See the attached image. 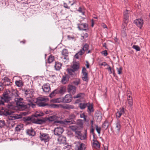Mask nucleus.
I'll return each instance as SVG.
<instances>
[{
	"mask_svg": "<svg viewBox=\"0 0 150 150\" xmlns=\"http://www.w3.org/2000/svg\"><path fill=\"white\" fill-rule=\"evenodd\" d=\"M62 66V64L58 62H55L54 67L55 70H59L61 69Z\"/></svg>",
	"mask_w": 150,
	"mask_h": 150,
	"instance_id": "nucleus-26",
	"label": "nucleus"
},
{
	"mask_svg": "<svg viewBox=\"0 0 150 150\" xmlns=\"http://www.w3.org/2000/svg\"><path fill=\"white\" fill-rule=\"evenodd\" d=\"M4 85L1 82H0V91H2L4 89Z\"/></svg>",
	"mask_w": 150,
	"mask_h": 150,
	"instance_id": "nucleus-59",
	"label": "nucleus"
},
{
	"mask_svg": "<svg viewBox=\"0 0 150 150\" xmlns=\"http://www.w3.org/2000/svg\"><path fill=\"white\" fill-rule=\"evenodd\" d=\"M83 94V93H79L78 94H77L76 95L74 96L73 97V98H74L75 99V98H80V97H81V95Z\"/></svg>",
	"mask_w": 150,
	"mask_h": 150,
	"instance_id": "nucleus-53",
	"label": "nucleus"
},
{
	"mask_svg": "<svg viewBox=\"0 0 150 150\" xmlns=\"http://www.w3.org/2000/svg\"><path fill=\"white\" fill-rule=\"evenodd\" d=\"M75 135L76 137L80 139L81 140L86 139L85 135H83L81 133V131H79L78 130L76 131Z\"/></svg>",
	"mask_w": 150,
	"mask_h": 150,
	"instance_id": "nucleus-19",
	"label": "nucleus"
},
{
	"mask_svg": "<svg viewBox=\"0 0 150 150\" xmlns=\"http://www.w3.org/2000/svg\"><path fill=\"white\" fill-rule=\"evenodd\" d=\"M116 127L115 129L118 132H119L120 130L121 125L120 122L119 120H117L116 122Z\"/></svg>",
	"mask_w": 150,
	"mask_h": 150,
	"instance_id": "nucleus-30",
	"label": "nucleus"
},
{
	"mask_svg": "<svg viewBox=\"0 0 150 150\" xmlns=\"http://www.w3.org/2000/svg\"><path fill=\"white\" fill-rule=\"evenodd\" d=\"M68 80L66 76H63L61 80V82L62 83L65 84L67 83Z\"/></svg>",
	"mask_w": 150,
	"mask_h": 150,
	"instance_id": "nucleus-35",
	"label": "nucleus"
},
{
	"mask_svg": "<svg viewBox=\"0 0 150 150\" xmlns=\"http://www.w3.org/2000/svg\"><path fill=\"white\" fill-rule=\"evenodd\" d=\"M40 134L39 137L41 141L45 143L48 142L51 139V137L47 133L40 132Z\"/></svg>",
	"mask_w": 150,
	"mask_h": 150,
	"instance_id": "nucleus-6",
	"label": "nucleus"
},
{
	"mask_svg": "<svg viewBox=\"0 0 150 150\" xmlns=\"http://www.w3.org/2000/svg\"><path fill=\"white\" fill-rule=\"evenodd\" d=\"M87 103H81L79 104V107L81 109H85L87 106Z\"/></svg>",
	"mask_w": 150,
	"mask_h": 150,
	"instance_id": "nucleus-34",
	"label": "nucleus"
},
{
	"mask_svg": "<svg viewBox=\"0 0 150 150\" xmlns=\"http://www.w3.org/2000/svg\"><path fill=\"white\" fill-rule=\"evenodd\" d=\"M78 11L80 12L83 15H84V12L83 11V9L81 7H79Z\"/></svg>",
	"mask_w": 150,
	"mask_h": 150,
	"instance_id": "nucleus-57",
	"label": "nucleus"
},
{
	"mask_svg": "<svg viewBox=\"0 0 150 150\" xmlns=\"http://www.w3.org/2000/svg\"><path fill=\"white\" fill-rule=\"evenodd\" d=\"M132 47L134 49H135L137 51H139L140 50V48L137 45H134Z\"/></svg>",
	"mask_w": 150,
	"mask_h": 150,
	"instance_id": "nucleus-48",
	"label": "nucleus"
},
{
	"mask_svg": "<svg viewBox=\"0 0 150 150\" xmlns=\"http://www.w3.org/2000/svg\"><path fill=\"white\" fill-rule=\"evenodd\" d=\"M84 52L82 49L77 54L79 55H82L84 53Z\"/></svg>",
	"mask_w": 150,
	"mask_h": 150,
	"instance_id": "nucleus-56",
	"label": "nucleus"
},
{
	"mask_svg": "<svg viewBox=\"0 0 150 150\" xmlns=\"http://www.w3.org/2000/svg\"><path fill=\"white\" fill-rule=\"evenodd\" d=\"M88 25L86 23L79 24L78 28L80 30H84L87 31L88 30Z\"/></svg>",
	"mask_w": 150,
	"mask_h": 150,
	"instance_id": "nucleus-15",
	"label": "nucleus"
},
{
	"mask_svg": "<svg viewBox=\"0 0 150 150\" xmlns=\"http://www.w3.org/2000/svg\"><path fill=\"white\" fill-rule=\"evenodd\" d=\"M87 117V115H85L84 113H82L80 115V117L81 118H83V120L86 122H88V120L86 119V118Z\"/></svg>",
	"mask_w": 150,
	"mask_h": 150,
	"instance_id": "nucleus-36",
	"label": "nucleus"
},
{
	"mask_svg": "<svg viewBox=\"0 0 150 150\" xmlns=\"http://www.w3.org/2000/svg\"><path fill=\"white\" fill-rule=\"evenodd\" d=\"M86 148V145L85 144L79 142L76 143L75 147V150H85Z\"/></svg>",
	"mask_w": 150,
	"mask_h": 150,
	"instance_id": "nucleus-8",
	"label": "nucleus"
},
{
	"mask_svg": "<svg viewBox=\"0 0 150 150\" xmlns=\"http://www.w3.org/2000/svg\"><path fill=\"white\" fill-rule=\"evenodd\" d=\"M127 23H124V22H123L122 27V32L124 33L125 35H126L125 31L126 30V27L127 25Z\"/></svg>",
	"mask_w": 150,
	"mask_h": 150,
	"instance_id": "nucleus-33",
	"label": "nucleus"
},
{
	"mask_svg": "<svg viewBox=\"0 0 150 150\" xmlns=\"http://www.w3.org/2000/svg\"><path fill=\"white\" fill-rule=\"evenodd\" d=\"M128 102L129 105V107H131L133 105V101L132 98H131L130 99H128Z\"/></svg>",
	"mask_w": 150,
	"mask_h": 150,
	"instance_id": "nucleus-45",
	"label": "nucleus"
},
{
	"mask_svg": "<svg viewBox=\"0 0 150 150\" xmlns=\"http://www.w3.org/2000/svg\"><path fill=\"white\" fill-rule=\"evenodd\" d=\"M63 6L64 7L66 8H68V9H69L70 8V7L69 6H67V4L66 3H64L63 4Z\"/></svg>",
	"mask_w": 150,
	"mask_h": 150,
	"instance_id": "nucleus-61",
	"label": "nucleus"
},
{
	"mask_svg": "<svg viewBox=\"0 0 150 150\" xmlns=\"http://www.w3.org/2000/svg\"><path fill=\"white\" fill-rule=\"evenodd\" d=\"M108 122L106 121H105L102 127L103 128L106 129L108 128Z\"/></svg>",
	"mask_w": 150,
	"mask_h": 150,
	"instance_id": "nucleus-44",
	"label": "nucleus"
},
{
	"mask_svg": "<svg viewBox=\"0 0 150 150\" xmlns=\"http://www.w3.org/2000/svg\"><path fill=\"white\" fill-rule=\"evenodd\" d=\"M117 69L118 74H121L122 70V67H120L119 68H117Z\"/></svg>",
	"mask_w": 150,
	"mask_h": 150,
	"instance_id": "nucleus-49",
	"label": "nucleus"
},
{
	"mask_svg": "<svg viewBox=\"0 0 150 150\" xmlns=\"http://www.w3.org/2000/svg\"><path fill=\"white\" fill-rule=\"evenodd\" d=\"M120 112L122 114H124L125 113V109L123 108H122L120 109Z\"/></svg>",
	"mask_w": 150,
	"mask_h": 150,
	"instance_id": "nucleus-60",
	"label": "nucleus"
},
{
	"mask_svg": "<svg viewBox=\"0 0 150 150\" xmlns=\"http://www.w3.org/2000/svg\"><path fill=\"white\" fill-rule=\"evenodd\" d=\"M57 94H63L66 91V88L64 87H61L55 89Z\"/></svg>",
	"mask_w": 150,
	"mask_h": 150,
	"instance_id": "nucleus-21",
	"label": "nucleus"
},
{
	"mask_svg": "<svg viewBox=\"0 0 150 150\" xmlns=\"http://www.w3.org/2000/svg\"><path fill=\"white\" fill-rule=\"evenodd\" d=\"M77 123L78 125L80 126L81 128L83 127V123L82 120L80 119L78 120L77 122Z\"/></svg>",
	"mask_w": 150,
	"mask_h": 150,
	"instance_id": "nucleus-43",
	"label": "nucleus"
},
{
	"mask_svg": "<svg viewBox=\"0 0 150 150\" xmlns=\"http://www.w3.org/2000/svg\"><path fill=\"white\" fill-rule=\"evenodd\" d=\"M70 129L76 132V131H78V127L77 125L70 126L69 127Z\"/></svg>",
	"mask_w": 150,
	"mask_h": 150,
	"instance_id": "nucleus-37",
	"label": "nucleus"
},
{
	"mask_svg": "<svg viewBox=\"0 0 150 150\" xmlns=\"http://www.w3.org/2000/svg\"><path fill=\"white\" fill-rule=\"evenodd\" d=\"M51 102L54 103H61L63 102L64 103V100L63 98H58L56 99H52L50 101Z\"/></svg>",
	"mask_w": 150,
	"mask_h": 150,
	"instance_id": "nucleus-23",
	"label": "nucleus"
},
{
	"mask_svg": "<svg viewBox=\"0 0 150 150\" xmlns=\"http://www.w3.org/2000/svg\"><path fill=\"white\" fill-rule=\"evenodd\" d=\"M79 68V66L77 63H74L71 66V68L75 71H78Z\"/></svg>",
	"mask_w": 150,
	"mask_h": 150,
	"instance_id": "nucleus-24",
	"label": "nucleus"
},
{
	"mask_svg": "<svg viewBox=\"0 0 150 150\" xmlns=\"http://www.w3.org/2000/svg\"><path fill=\"white\" fill-rule=\"evenodd\" d=\"M87 106L88 107V112L91 113L94 112V109L92 104H91L89 103H88Z\"/></svg>",
	"mask_w": 150,
	"mask_h": 150,
	"instance_id": "nucleus-27",
	"label": "nucleus"
},
{
	"mask_svg": "<svg viewBox=\"0 0 150 150\" xmlns=\"http://www.w3.org/2000/svg\"><path fill=\"white\" fill-rule=\"evenodd\" d=\"M58 141L60 144L65 143L66 142V138L63 136H59L58 139Z\"/></svg>",
	"mask_w": 150,
	"mask_h": 150,
	"instance_id": "nucleus-25",
	"label": "nucleus"
},
{
	"mask_svg": "<svg viewBox=\"0 0 150 150\" xmlns=\"http://www.w3.org/2000/svg\"><path fill=\"white\" fill-rule=\"evenodd\" d=\"M63 131L64 129L62 127H59L54 129V133L55 135L59 136L62 134Z\"/></svg>",
	"mask_w": 150,
	"mask_h": 150,
	"instance_id": "nucleus-13",
	"label": "nucleus"
},
{
	"mask_svg": "<svg viewBox=\"0 0 150 150\" xmlns=\"http://www.w3.org/2000/svg\"><path fill=\"white\" fill-rule=\"evenodd\" d=\"M44 114L41 112H36L31 117H26L24 118L25 121H32L33 123L42 124L45 122V120L40 119L39 117L42 116Z\"/></svg>",
	"mask_w": 150,
	"mask_h": 150,
	"instance_id": "nucleus-2",
	"label": "nucleus"
},
{
	"mask_svg": "<svg viewBox=\"0 0 150 150\" xmlns=\"http://www.w3.org/2000/svg\"><path fill=\"white\" fill-rule=\"evenodd\" d=\"M1 82L4 86H8L11 85V82L10 79L7 77H4L2 79Z\"/></svg>",
	"mask_w": 150,
	"mask_h": 150,
	"instance_id": "nucleus-11",
	"label": "nucleus"
},
{
	"mask_svg": "<svg viewBox=\"0 0 150 150\" xmlns=\"http://www.w3.org/2000/svg\"><path fill=\"white\" fill-rule=\"evenodd\" d=\"M58 117L55 115H52L50 116L47 118V119L49 122H54V123H59V121H57L58 119Z\"/></svg>",
	"mask_w": 150,
	"mask_h": 150,
	"instance_id": "nucleus-9",
	"label": "nucleus"
},
{
	"mask_svg": "<svg viewBox=\"0 0 150 150\" xmlns=\"http://www.w3.org/2000/svg\"><path fill=\"white\" fill-rule=\"evenodd\" d=\"M48 100V98L45 97H40L37 98L36 103L39 107H43L48 105L49 107L51 108H56L58 107V105L55 104H52L48 105L46 103Z\"/></svg>",
	"mask_w": 150,
	"mask_h": 150,
	"instance_id": "nucleus-3",
	"label": "nucleus"
},
{
	"mask_svg": "<svg viewBox=\"0 0 150 150\" xmlns=\"http://www.w3.org/2000/svg\"><path fill=\"white\" fill-rule=\"evenodd\" d=\"M56 92L55 90L54 91H53V92H52L51 94H50V97L52 98L53 96H54L55 95H56Z\"/></svg>",
	"mask_w": 150,
	"mask_h": 150,
	"instance_id": "nucleus-54",
	"label": "nucleus"
},
{
	"mask_svg": "<svg viewBox=\"0 0 150 150\" xmlns=\"http://www.w3.org/2000/svg\"><path fill=\"white\" fill-rule=\"evenodd\" d=\"M95 126L96 127V129L97 132L98 134H100V133L101 128L98 127V125H96Z\"/></svg>",
	"mask_w": 150,
	"mask_h": 150,
	"instance_id": "nucleus-52",
	"label": "nucleus"
},
{
	"mask_svg": "<svg viewBox=\"0 0 150 150\" xmlns=\"http://www.w3.org/2000/svg\"><path fill=\"white\" fill-rule=\"evenodd\" d=\"M94 142L93 143V147L96 149H99L100 147L99 142L97 140H93Z\"/></svg>",
	"mask_w": 150,
	"mask_h": 150,
	"instance_id": "nucleus-29",
	"label": "nucleus"
},
{
	"mask_svg": "<svg viewBox=\"0 0 150 150\" xmlns=\"http://www.w3.org/2000/svg\"><path fill=\"white\" fill-rule=\"evenodd\" d=\"M67 91L70 94L74 95L76 92V88L71 85H69L68 86Z\"/></svg>",
	"mask_w": 150,
	"mask_h": 150,
	"instance_id": "nucleus-10",
	"label": "nucleus"
},
{
	"mask_svg": "<svg viewBox=\"0 0 150 150\" xmlns=\"http://www.w3.org/2000/svg\"><path fill=\"white\" fill-rule=\"evenodd\" d=\"M43 91L45 93L49 92L50 90V85L48 83L44 84L42 86Z\"/></svg>",
	"mask_w": 150,
	"mask_h": 150,
	"instance_id": "nucleus-20",
	"label": "nucleus"
},
{
	"mask_svg": "<svg viewBox=\"0 0 150 150\" xmlns=\"http://www.w3.org/2000/svg\"><path fill=\"white\" fill-rule=\"evenodd\" d=\"M88 36V35L87 33H83L82 34V35H81V37L84 39L87 38Z\"/></svg>",
	"mask_w": 150,
	"mask_h": 150,
	"instance_id": "nucleus-47",
	"label": "nucleus"
},
{
	"mask_svg": "<svg viewBox=\"0 0 150 150\" xmlns=\"http://www.w3.org/2000/svg\"><path fill=\"white\" fill-rule=\"evenodd\" d=\"M82 79L83 80L87 81L88 80V73L83 74Z\"/></svg>",
	"mask_w": 150,
	"mask_h": 150,
	"instance_id": "nucleus-40",
	"label": "nucleus"
},
{
	"mask_svg": "<svg viewBox=\"0 0 150 150\" xmlns=\"http://www.w3.org/2000/svg\"><path fill=\"white\" fill-rule=\"evenodd\" d=\"M134 23L137 27L141 29L144 24L143 21L142 19H137L134 21Z\"/></svg>",
	"mask_w": 150,
	"mask_h": 150,
	"instance_id": "nucleus-18",
	"label": "nucleus"
},
{
	"mask_svg": "<svg viewBox=\"0 0 150 150\" xmlns=\"http://www.w3.org/2000/svg\"><path fill=\"white\" fill-rule=\"evenodd\" d=\"M130 12V11L127 9L124 11L123 22L125 23H127L128 22L129 14Z\"/></svg>",
	"mask_w": 150,
	"mask_h": 150,
	"instance_id": "nucleus-16",
	"label": "nucleus"
},
{
	"mask_svg": "<svg viewBox=\"0 0 150 150\" xmlns=\"http://www.w3.org/2000/svg\"><path fill=\"white\" fill-rule=\"evenodd\" d=\"M62 54L64 56H68V52L67 50L64 49L62 52Z\"/></svg>",
	"mask_w": 150,
	"mask_h": 150,
	"instance_id": "nucleus-38",
	"label": "nucleus"
},
{
	"mask_svg": "<svg viewBox=\"0 0 150 150\" xmlns=\"http://www.w3.org/2000/svg\"><path fill=\"white\" fill-rule=\"evenodd\" d=\"M86 68L85 67H83V68L82 70V73L83 74H85V73H87L86 72Z\"/></svg>",
	"mask_w": 150,
	"mask_h": 150,
	"instance_id": "nucleus-62",
	"label": "nucleus"
},
{
	"mask_svg": "<svg viewBox=\"0 0 150 150\" xmlns=\"http://www.w3.org/2000/svg\"><path fill=\"white\" fill-rule=\"evenodd\" d=\"M73 83L75 85H78L80 83V80L79 79H76L73 81Z\"/></svg>",
	"mask_w": 150,
	"mask_h": 150,
	"instance_id": "nucleus-50",
	"label": "nucleus"
},
{
	"mask_svg": "<svg viewBox=\"0 0 150 150\" xmlns=\"http://www.w3.org/2000/svg\"><path fill=\"white\" fill-rule=\"evenodd\" d=\"M74 108V106L73 105H69L67 107V108L68 109H72Z\"/></svg>",
	"mask_w": 150,
	"mask_h": 150,
	"instance_id": "nucleus-63",
	"label": "nucleus"
},
{
	"mask_svg": "<svg viewBox=\"0 0 150 150\" xmlns=\"http://www.w3.org/2000/svg\"><path fill=\"white\" fill-rule=\"evenodd\" d=\"M122 114L119 111H118L116 113V116L117 117L120 118Z\"/></svg>",
	"mask_w": 150,
	"mask_h": 150,
	"instance_id": "nucleus-58",
	"label": "nucleus"
},
{
	"mask_svg": "<svg viewBox=\"0 0 150 150\" xmlns=\"http://www.w3.org/2000/svg\"><path fill=\"white\" fill-rule=\"evenodd\" d=\"M17 132H20L23 129V125H18L15 128Z\"/></svg>",
	"mask_w": 150,
	"mask_h": 150,
	"instance_id": "nucleus-32",
	"label": "nucleus"
},
{
	"mask_svg": "<svg viewBox=\"0 0 150 150\" xmlns=\"http://www.w3.org/2000/svg\"><path fill=\"white\" fill-rule=\"evenodd\" d=\"M25 94L27 100L33 98V91L32 90L27 89L25 91Z\"/></svg>",
	"mask_w": 150,
	"mask_h": 150,
	"instance_id": "nucleus-7",
	"label": "nucleus"
},
{
	"mask_svg": "<svg viewBox=\"0 0 150 150\" xmlns=\"http://www.w3.org/2000/svg\"><path fill=\"white\" fill-rule=\"evenodd\" d=\"M62 58L64 62H66L67 61H69V58L68 56H64V57H62Z\"/></svg>",
	"mask_w": 150,
	"mask_h": 150,
	"instance_id": "nucleus-51",
	"label": "nucleus"
},
{
	"mask_svg": "<svg viewBox=\"0 0 150 150\" xmlns=\"http://www.w3.org/2000/svg\"><path fill=\"white\" fill-rule=\"evenodd\" d=\"M29 103H28V104L29 105V107H32V108H34L35 107V104L33 103L34 102V100L33 98L29 100H27Z\"/></svg>",
	"mask_w": 150,
	"mask_h": 150,
	"instance_id": "nucleus-28",
	"label": "nucleus"
},
{
	"mask_svg": "<svg viewBox=\"0 0 150 150\" xmlns=\"http://www.w3.org/2000/svg\"><path fill=\"white\" fill-rule=\"evenodd\" d=\"M18 91L16 89H12L11 91L6 90L1 97V99L4 102H9L10 101L14 99L15 96H18Z\"/></svg>",
	"mask_w": 150,
	"mask_h": 150,
	"instance_id": "nucleus-1",
	"label": "nucleus"
},
{
	"mask_svg": "<svg viewBox=\"0 0 150 150\" xmlns=\"http://www.w3.org/2000/svg\"><path fill=\"white\" fill-rule=\"evenodd\" d=\"M13 120H9V127H14L15 125V123L13 121Z\"/></svg>",
	"mask_w": 150,
	"mask_h": 150,
	"instance_id": "nucleus-46",
	"label": "nucleus"
},
{
	"mask_svg": "<svg viewBox=\"0 0 150 150\" xmlns=\"http://www.w3.org/2000/svg\"><path fill=\"white\" fill-rule=\"evenodd\" d=\"M75 117V116L74 115H71L70 116V119H67L64 122V124L66 125H69L73 124L74 122L73 119Z\"/></svg>",
	"mask_w": 150,
	"mask_h": 150,
	"instance_id": "nucleus-12",
	"label": "nucleus"
},
{
	"mask_svg": "<svg viewBox=\"0 0 150 150\" xmlns=\"http://www.w3.org/2000/svg\"><path fill=\"white\" fill-rule=\"evenodd\" d=\"M54 60V57L53 56H50L49 57L48 59V62L49 63H50L52 62Z\"/></svg>",
	"mask_w": 150,
	"mask_h": 150,
	"instance_id": "nucleus-39",
	"label": "nucleus"
},
{
	"mask_svg": "<svg viewBox=\"0 0 150 150\" xmlns=\"http://www.w3.org/2000/svg\"><path fill=\"white\" fill-rule=\"evenodd\" d=\"M101 54L105 56H106L108 55V53H107V52L106 50H105L101 52Z\"/></svg>",
	"mask_w": 150,
	"mask_h": 150,
	"instance_id": "nucleus-55",
	"label": "nucleus"
},
{
	"mask_svg": "<svg viewBox=\"0 0 150 150\" xmlns=\"http://www.w3.org/2000/svg\"><path fill=\"white\" fill-rule=\"evenodd\" d=\"M15 83L16 85L18 87H21L23 86V83L21 80L16 81Z\"/></svg>",
	"mask_w": 150,
	"mask_h": 150,
	"instance_id": "nucleus-31",
	"label": "nucleus"
},
{
	"mask_svg": "<svg viewBox=\"0 0 150 150\" xmlns=\"http://www.w3.org/2000/svg\"><path fill=\"white\" fill-rule=\"evenodd\" d=\"M99 65L100 66L103 65L104 66H105L107 65V64L105 62H104L100 64Z\"/></svg>",
	"mask_w": 150,
	"mask_h": 150,
	"instance_id": "nucleus-64",
	"label": "nucleus"
},
{
	"mask_svg": "<svg viewBox=\"0 0 150 150\" xmlns=\"http://www.w3.org/2000/svg\"><path fill=\"white\" fill-rule=\"evenodd\" d=\"M19 92L18 91V96H15L14 100L16 102V104L19 108H23L24 106V105L23 102V99L21 98L19 96Z\"/></svg>",
	"mask_w": 150,
	"mask_h": 150,
	"instance_id": "nucleus-5",
	"label": "nucleus"
},
{
	"mask_svg": "<svg viewBox=\"0 0 150 150\" xmlns=\"http://www.w3.org/2000/svg\"><path fill=\"white\" fill-rule=\"evenodd\" d=\"M6 124L4 120H0V128H1L4 127Z\"/></svg>",
	"mask_w": 150,
	"mask_h": 150,
	"instance_id": "nucleus-41",
	"label": "nucleus"
},
{
	"mask_svg": "<svg viewBox=\"0 0 150 150\" xmlns=\"http://www.w3.org/2000/svg\"><path fill=\"white\" fill-rule=\"evenodd\" d=\"M26 133L29 136H33L35 134V132L32 128L27 129Z\"/></svg>",
	"mask_w": 150,
	"mask_h": 150,
	"instance_id": "nucleus-22",
	"label": "nucleus"
},
{
	"mask_svg": "<svg viewBox=\"0 0 150 150\" xmlns=\"http://www.w3.org/2000/svg\"><path fill=\"white\" fill-rule=\"evenodd\" d=\"M63 98L64 103H70L72 99V97L71 95L70 94H67Z\"/></svg>",
	"mask_w": 150,
	"mask_h": 150,
	"instance_id": "nucleus-17",
	"label": "nucleus"
},
{
	"mask_svg": "<svg viewBox=\"0 0 150 150\" xmlns=\"http://www.w3.org/2000/svg\"><path fill=\"white\" fill-rule=\"evenodd\" d=\"M7 107L8 109H6L4 110V111L3 112V115L6 116H8V119L9 120H14L18 119V117L17 116L12 114L14 113V112L9 110L10 109L12 108L13 106L11 104H8L7 105Z\"/></svg>",
	"mask_w": 150,
	"mask_h": 150,
	"instance_id": "nucleus-4",
	"label": "nucleus"
},
{
	"mask_svg": "<svg viewBox=\"0 0 150 150\" xmlns=\"http://www.w3.org/2000/svg\"><path fill=\"white\" fill-rule=\"evenodd\" d=\"M67 71L68 73L69 76L70 77L74 78L76 76V71H74L71 68H67Z\"/></svg>",
	"mask_w": 150,
	"mask_h": 150,
	"instance_id": "nucleus-14",
	"label": "nucleus"
},
{
	"mask_svg": "<svg viewBox=\"0 0 150 150\" xmlns=\"http://www.w3.org/2000/svg\"><path fill=\"white\" fill-rule=\"evenodd\" d=\"M89 48V46L88 45L86 44L84 45L83 47L82 50L85 52V51L87 50Z\"/></svg>",
	"mask_w": 150,
	"mask_h": 150,
	"instance_id": "nucleus-42",
	"label": "nucleus"
}]
</instances>
